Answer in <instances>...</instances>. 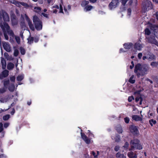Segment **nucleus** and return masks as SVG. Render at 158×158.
Masks as SVG:
<instances>
[{"mask_svg": "<svg viewBox=\"0 0 158 158\" xmlns=\"http://www.w3.org/2000/svg\"><path fill=\"white\" fill-rule=\"evenodd\" d=\"M131 65H130V68L131 69H132L134 67V62L133 61H132L131 62Z\"/></svg>", "mask_w": 158, "mask_h": 158, "instance_id": "obj_45", "label": "nucleus"}, {"mask_svg": "<svg viewBox=\"0 0 158 158\" xmlns=\"http://www.w3.org/2000/svg\"><path fill=\"white\" fill-rule=\"evenodd\" d=\"M134 78V76L132 75L130 78L129 81L131 83H134L135 82V80L133 79Z\"/></svg>", "mask_w": 158, "mask_h": 158, "instance_id": "obj_30", "label": "nucleus"}, {"mask_svg": "<svg viewBox=\"0 0 158 158\" xmlns=\"http://www.w3.org/2000/svg\"><path fill=\"white\" fill-rule=\"evenodd\" d=\"M4 35L5 39L6 40H8V37L7 35L6 34L4 33Z\"/></svg>", "mask_w": 158, "mask_h": 158, "instance_id": "obj_56", "label": "nucleus"}, {"mask_svg": "<svg viewBox=\"0 0 158 158\" xmlns=\"http://www.w3.org/2000/svg\"><path fill=\"white\" fill-rule=\"evenodd\" d=\"M64 10L65 14H67L68 11H67V10H66V9L65 8V7H64Z\"/></svg>", "mask_w": 158, "mask_h": 158, "instance_id": "obj_61", "label": "nucleus"}, {"mask_svg": "<svg viewBox=\"0 0 158 158\" xmlns=\"http://www.w3.org/2000/svg\"><path fill=\"white\" fill-rule=\"evenodd\" d=\"M134 98L133 96H131L130 97H129L128 98V101L129 102H131L132 100H134Z\"/></svg>", "mask_w": 158, "mask_h": 158, "instance_id": "obj_41", "label": "nucleus"}, {"mask_svg": "<svg viewBox=\"0 0 158 158\" xmlns=\"http://www.w3.org/2000/svg\"><path fill=\"white\" fill-rule=\"evenodd\" d=\"M0 101L1 102H4L7 101V100L6 99H0Z\"/></svg>", "mask_w": 158, "mask_h": 158, "instance_id": "obj_49", "label": "nucleus"}, {"mask_svg": "<svg viewBox=\"0 0 158 158\" xmlns=\"http://www.w3.org/2000/svg\"><path fill=\"white\" fill-rule=\"evenodd\" d=\"M139 140L137 139H134L131 140L130 143L131 149L133 150L134 147H136V145L139 143Z\"/></svg>", "mask_w": 158, "mask_h": 158, "instance_id": "obj_9", "label": "nucleus"}, {"mask_svg": "<svg viewBox=\"0 0 158 158\" xmlns=\"http://www.w3.org/2000/svg\"><path fill=\"white\" fill-rule=\"evenodd\" d=\"M98 154V152L96 153L92 151V154L94 156V157H96L97 156V154Z\"/></svg>", "mask_w": 158, "mask_h": 158, "instance_id": "obj_43", "label": "nucleus"}, {"mask_svg": "<svg viewBox=\"0 0 158 158\" xmlns=\"http://www.w3.org/2000/svg\"><path fill=\"white\" fill-rule=\"evenodd\" d=\"M148 5H151V3L150 2L147 1L145 2V4H144V6L146 8L147 7H148Z\"/></svg>", "mask_w": 158, "mask_h": 158, "instance_id": "obj_33", "label": "nucleus"}, {"mask_svg": "<svg viewBox=\"0 0 158 158\" xmlns=\"http://www.w3.org/2000/svg\"><path fill=\"white\" fill-rule=\"evenodd\" d=\"M118 0H113L109 4V7L110 9L115 8L118 5Z\"/></svg>", "mask_w": 158, "mask_h": 158, "instance_id": "obj_8", "label": "nucleus"}, {"mask_svg": "<svg viewBox=\"0 0 158 158\" xmlns=\"http://www.w3.org/2000/svg\"><path fill=\"white\" fill-rule=\"evenodd\" d=\"M5 156L3 155L2 154L1 155H0V158H5Z\"/></svg>", "mask_w": 158, "mask_h": 158, "instance_id": "obj_58", "label": "nucleus"}, {"mask_svg": "<svg viewBox=\"0 0 158 158\" xmlns=\"http://www.w3.org/2000/svg\"><path fill=\"white\" fill-rule=\"evenodd\" d=\"M114 140L116 142H119L120 140V136L119 135H117L115 138H114Z\"/></svg>", "mask_w": 158, "mask_h": 158, "instance_id": "obj_38", "label": "nucleus"}, {"mask_svg": "<svg viewBox=\"0 0 158 158\" xmlns=\"http://www.w3.org/2000/svg\"><path fill=\"white\" fill-rule=\"evenodd\" d=\"M142 100H143V99H142V98H141L140 97H136L135 98V101L136 102H138L139 101H140L139 104L140 105L142 104Z\"/></svg>", "mask_w": 158, "mask_h": 158, "instance_id": "obj_28", "label": "nucleus"}, {"mask_svg": "<svg viewBox=\"0 0 158 158\" xmlns=\"http://www.w3.org/2000/svg\"><path fill=\"white\" fill-rule=\"evenodd\" d=\"M116 156L117 158H126L125 156L123 154H121L119 152L116 154Z\"/></svg>", "mask_w": 158, "mask_h": 158, "instance_id": "obj_21", "label": "nucleus"}, {"mask_svg": "<svg viewBox=\"0 0 158 158\" xmlns=\"http://www.w3.org/2000/svg\"><path fill=\"white\" fill-rule=\"evenodd\" d=\"M52 12L54 13H56L57 12L59 13H63V6L60 4L59 6L55 5L52 7Z\"/></svg>", "mask_w": 158, "mask_h": 158, "instance_id": "obj_3", "label": "nucleus"}, {"mask_svg": "<svg viewBox=\"0 0 158 158\" xmlns=\"http://www.w3.org/2000/svg\"><path fill=\"white\" fill-rule=\"evenodd\" d=\"M158 64V63L156 62H153L151 63V65L153 67L156 66Z\"/></svg>", "mask_w": 158, "mask_h": 158, "instance_id": "obj_36", "label": "nucleus"}, {"mask_svg": "<svg viewBox=\"0 0 158 158\" xmlns=\"http://www.w3.org/2000/svg\"><path fill=\"white\" fill-rule=\"evenodd\" d=\"M143 47L142 45L140 44L137 43L135 44V48L138 50H140Z\"/></svg>", "mask_w": 158, "mask_h": 158, "instance_id": "obj_17", "label": "nucleus"}, {"mask_svg": "<svg viewBox=\"0 0 158 158\" xmlns=\"http://www.w3.org/2000/svg\"><path fill=\"white\" fill-rule=\"evenodd\" d=\"M15 89V86L14 85H11L9 87V89L11 91H14Z\"/></svg>", "mask_w": 158, "mask_h": 158, "instance_id": "obj_32", "label": "nucleus"}, {"mask_svg": "<svg viewBox=\"0 0 158 158\" xmlns=\"http://www.w3.org/2000/svg\"><path fill=\"white\" fill-rule=\"evenodd\" d=\"M147 80L148 81H149L151 83H153V82H152V81L151 80H150L148 79Z\"/></svg>", "mask_w": 158, "mask_h": 158, "instance_id": "obj_63", "label": "nucleus"}, {"mask_svg": "<svg viewBox=\"0 0 158 158\" xmlns=\"http://www.w3.org/2000/svg\"><path fill=\"white\" fill-rule=\"evenodd\" d=\"M28 43L29 44L32 43L33 41V38L32 37L28 39Z\"/></svg>", "mask_w": 158, "mask_h": 158, "instance_id": "obj_37", "label": "nucleus"}, {"mask_svg": "<svg viewBox=\"0 0 158 158\" xmlns=\"http://www.w3.org/2000/svg\"><path fill=\"white\" fill-rule=\"evenodd\" d=\"M15 39L18 44L20 43V39L19 37L15 36Z\"/></svg>", "mask_w": 158, "mask_h": 158, "instance_id": "obj_35", "label": "nucleus"}, {"mask_svg": "<svg viewBox=\"0 0 158 158\" xmlns=\"http://www.w3.org/2000/svg\"><path fill=\"white\" fill-rule=\"evenodd\" d=\"M133 111H136V112L134 113V114H137L139 113V111L137 110L136 108H133Z\"/></svg>", "mask_w": 158, "mask_h": 158, "instance_id": "obj_48", "label": "nucleus"}, {"mask_svg": "<svg viewBox=\"0 0 158 158\" xmlns=\"http://www.w3.org/2000/svg\"><path fill=\"white\" fill-rule=\"evenodd\" d=\"M131 10L130 9H129L127 10L128 15H130L131 14Z\"/></svg>", "mask_w": 158, "mask_h": 158, "instance_id": "obj_50", "label": "nucleus"}, {"mask_svg": "<svg viewBox=\"0 0 158 158\" xmlns=\"http://www.w3.org/2000/svg\"><path fill=\"white\" fill-rule=\"evenodd\" d=\"M18 53H19V52H18V50L15 49V51L14 52V55L15 56H16L18 55Z\"/></svg>", "mask_w": 158, "mask_h": 158, "instance_id": "obj_42", "label": "nucleus"}, {"mask_svg": "<svg viewBox=\"0 0 158 158\" xmlns=\"http://www.w3.org/2000/svg\"><path fill=\"white\" fill-rule=\"evenodd\" d=\"M52 1V0H48L47 2L48 4H50Z\"/></svg>", "mask_w": 158, "mask_h": 158, "instance_id": "obj_64", "label": "nucleus"}, {"mask_svg": "<svg viewBox=\"0 0 158 158\" xmlns=\"http://www.w3.org/2000/svg\"><path fill=\"white\" fill-rule=\"evenodd\" d=\"M148 59L149 60H151L155 58L154 56L152 54H151L147 56Z\"/></svg>", "mask_w": 158, "mask_h": 158, "instance_id": "obj_26", "label": "nucleus"}, {"mask_svg": "<svg viewBox=\"0 0 158 158\" xmlns=\"http://www.w3.org/2000/svg\"><path fill=\"white\" fill-rule=\"evenodd\" d=\"M133 120L135 121H141L142 120V118L137 115H133L132 117Z\"/></svg>", "mask_w": 158, "mask_h": 158, "instance_id": "obj_15", "label": "nucleus"}, {"mask_svg": "<svg viewBox=\"0 0 158 158\" xmlns=\"http://www.w3.org/2000/svg\"><path fill=\"white\" fill-rule=\"evenodd\" d=\"M124 121L126 123H128L129 121V118L128 117H126L124 118Z\"/></svg>", "mask_w": 158, "mask_h": 158, "instance_id": "obj_44", "label": "nucleus"}, {"mask_svg": "<svg viewBox=\"0 0 158 158\" xmlns=\"http://www.w3.org/2000/svg\"><path fill=\"white\" fill-rule=\"evenodd\" d=\"M23 75L19 76L17 78V80L18 81H20L22 80L23 78Z\"/></svg>", "mask_w": 158, "mask_h": 158, "instance_id": "obj_27", "label": "nucleus"}, {"mask_svg": "<svg viewBox=\"0 0 158 158\" xmlns=\"http://www.w3.org/2000/svg\"><path fill=\"white\" fill-rule=\"evenodd\" d=\"M142 56V53H139L138 55V57L139 59H141Z\"/></svg>", "mask_w": 158, "mask_h": 158, "instance_id": "obj_53", "label": "nucleus"}, {"mask_svg": "<svg viewBox=\"0 0 158 158\" xmlns=\"http://www.w3.org/2000/svg\"><path fill=\"white\" fill-rule=\"evenodd\" d=\"M9 123H5L4 125V127L6 128L9 126Z\"/></svg>", "mask_w": 158, "mask_h": 158, "instance_id": "obj_55", "label": "nucleus"}, {"mask_svg": "<svg viewBox=\"0 0 158 158\" xmlns=\"http://www.w3.org/2000/svg\"><path fill=\"white\" fill-rule=\"evenodd\" d=\"M132 46V44L131 43H128L126 44H124V48L127 49H130Z\"/></svg>", "mask_w": 158, "mask_h": 158, "instance_id": "obj_18", "label": "nucleus"}, {"mask_svg": "<svg viewBox=\"0 0 158 158\" xmlns=\"http://www.w3.org/2000/svg\"><path fill=\"white\" fill-rule=\"evenodd\" d=\"M3 130L2 128V123H0V132L1 131Z\"/></svg>", "mask_w": 158, "mask_h": 158, "instance_id": "obj_54", "label": "nucleus"}, {"mask_svg": "<svg viewBox=\"0 0 158 158\" xmlns=\"http://www.w3.org/2000/svg\"><path fill=\"white\" fill-rule=\"evenodd\" d=\"M116 130L119 133H122L123 131L121 126L120 125L117 126L116 127Z\"/></svg>", "mask_w": 158, "mask_h": 158, "instance_id": "obj_20", "label": "nucleus"}, {"mask_svg": "<svg viewBox=\"0 0 158 158\" xmlns=\"http://www.w3.org/2000/svg\"><path fill=\"white\" fill-rule=\"evenodd\" d=\"M3 47L7 52H10V46L8 43L5 42L3 44Z\"/></svg>", "mask_w": 158, "mask_h": 158, "instance_id": "obj_12", "label": "nucleus"}, {"mask_svg": "<svg viewBox=\"0 0 158 158\" xmlns=\"http://www.w3.org/2000/svg\"><path fill=\"white\" fill-rule=\"evenodd\" d=\"M33 22L35 28L37 30H40L42 28V23L41 21L36 16H34L33 18Z\"/></svg>", "mask_w": 158, "mask_h": 158, "instance_id": "obj_2", "label": "nucleus"}, {"mask_svg": "<svg viewBox=\"0 0 158 158\" xmlns=\"http://www.w3.org/2000/svg\"><path fill=\"white\" fill-rule=\"evenodd\" d=\"M1 27L4 30L6 29L7 30H8L9 28V27L8 24L6 23H4L3 24L1 23L0 24ZM8 32L10 35L13 36L14 35V33L13 31L11 30H9V31H7Z\"/></svg>", "mask_w": 158, "mask_h": 158, "instance_id": "obj_4", "label": "nucleus"}, {"mask_svg": "<svg viewBox=\"0 0 158 158\" xmlns=\"http://www.w3.org/2000/svg\"><path fill=\"white\" fill-rule=\"evenodd\" d=\"M14 65L13 64L9 63L7 65V68L9 70L11 69L14 68Z\"/></svg>", "mask_w": 158, "mask_h": 158, "instance_id": "obj_23", "label": "nucleus"}, {"mask_svg": "<svg viewBox=\"0 0 158 158\" xmlns=\"http://www.w3.org/2000/svg\"><path fill=\"white\" fill-rule=\"evenodd\" d=\"M127 0H122V2L123 5H125L127 2Z\"/></svg>", "mask_w": 158, "mask_h": 158, "instance_id": "obj_51", "label": "nucleus"}, {"mask_svg": "<svg viewBox=\"0 0 158 158\" xmlns=\"http://www.w3.org/2000/svg\"><path fill=\"white\" fill-rule=\"evenodd\" d=\"M15 112V110L13 109L11 112V114L12 115H13Z\"/></svg>", "mask_w": 158, "mask_h": 158, "instance_id": "obj_60", "label": "nucleus"}, {"mask_svg": "<svg viewBox=\"0 0 158 158\" xmlns=\"http://www.w3.org/2000/svg\"><path fill=\"white\" fill-rule=\"evenodd\" d=\"M10 80L12 81H15V77L14 76H13V77H11V78H10Z\"/></svg>", "mask_w": 158, "mask_h": 158, "instance_id": "obj_52", "label": "nucleus"}, {"mask_svg": "<svg viewBox=\"0 0 158 158\" xmlns=\"http://www.w3.org/2000/svg\"><path fill=\"white\" fill-rule=\"evenodd\" d=\"M89 2L86 1H83L81 3V6L83 7H85L88 4Z\"/></svg>", "mask_w": 158, "mask_h": 158, "instance_id": "obj_25", "label": "nucleus"}, {"mask_svg": "<svg viewBox=\"0 0 158 158\" xmlns=\"http://www.w3.org/2000/svg\"><path fill=\"white\" fill-rule=\"evenodd\" d=\"M148 69L147 66H142L140 64H137L135 66L134 72L138 77H139L147 74Z\"/></svg>", "mask_w": 158, "mask_h": 158, "instance_id": "obj_1", "label": "nucleus"}, {"mask_svg": "<svg viewBox=\"0 0 158 158\" xmlns=\"http://www.w3.org/2000/svg\"><path fill=\"white\" fill-rule=\"evenodd\" d=\"M149 123L151 126H152L153 124H155L156 123V121L155 120H154L153 119H152L149 120Z\"/></svg>", "mask_w": 158, "mask_h": 158, "instance_id": "obj_29", "label": "nucleus"}, {"mask_svg": "<svg viewBox=\"0 0 158 158\" xmlns=\"http://www.w3.org/2000/svg\"><path fill=\"white\" fill-rule=\"evenodd\" d=\"M10 118L9 115H6L4 116L3 117V119L4 120H8Z\"/></svg>", "mask_w": 158, "mask_h": 158, "instance_id": "obj_34", "label": "nucleus"}, {"mask_svg": "<svg viewBox=\"0 0 158 158\" xmlns=\"http://www.w3.org/2000/svg\"><path fill=\"white\" fill-rule=\"evenodd\" d=\"M129 145V143L127 142H126L124 145L123 146V147L125 148H127Z\"/></svg>", "mask_w": 158, "mask_h": 158, "instance_id": "obj_46", "label": "nucleus"}, {"mask_svg": "<svg viewBox=\"0 0 158 158\" xmlns=\"http://www.w3.org/2000/svg\"><path fill=\"white\" fill-rule=\"evenodd\" d=\"M143 60H145L146 59H148L147 56L146 57V56H143Z\"/></svg>", "mask_w": 158, "mask_h": 158, "instance_id": "obj_62", "label": "nucleus"}, {"mask_svg": "<svg viewBox=\"0 0 158 158\" xmlns=\"http://www.w3.org/2000/svg\"><path fill=\"white\" fill-rule=\"evenodd\" d=\"M140 91H139L137 92H135L134 93L136 95V94H140Z\"/></svg>", "mask_w": 158, "mask_h": 158, "instance_id": "obj_59", "label": "nucleus"}, {"mask_svg": "<svg viewBox=\"0 0 158 158\" xmlns=\"http://www.w3.org/2000/svg\"><path fill=\"white\" fill-rule=\"evenodd\" d=\"M128 156L130 158H137V156L133 152H130L128 153Z\"/></svg>", "mask_w": 158, "mask_h": 158, "instance_id": "obj_16", "label": "nucleus"}, {"mask_svg": "<svg viewBox=\"0 0 158 158\" xmlns=\"http://www.w3.org/2000/svg\"><path fill=\"white\" fill-rule=\"evenodd\" d=\"M130 131L133 134H137L138 133V130L137 127L134 125H131L129 127Z\"/></svg>", "mask_w": 158, "mask_h": 158, "instance_id": "obj_6", "label": "nucleus"}, {"mask_svg": "<svg viewBox=\"0 0 158 158\" xmlns=\"http://www.w3.org/2000/svg\"><path fill=\"white\" fill-rule=\"evenodd\" d=\"M119 149V147L118 146H116L114 148L115 151H118Z\"/></svg>", "mask_w": 158, "mask_h": 158, "instance_id": "obj_47", "label": "nucleus"}, {"mask_svg": "<svg viewBox=\"0 0 158 158\" xmlns=\"http://www.w3.org/2000/svg\"><path fill=\"white\" fill-rule=\"evenodd\" d=\"M20 52L22 55H24L25 53V50L23 48H20Z\"/></svg>", "mask_w": 158, "mask_h": 158, "instance_id": "obj_40", "label": "nucleus"}, {"mask_svg": "<svg viewBox=\"0 0 158 158\" xmlns=\"http://www.w3.org/2000/svg\"><path fill=\"white\" fill-rule=\"evenodd\" d=\"M145 34L147 35H149L150 33L149 30L148 28L145 29Z\"/></svg>", "mask_w": 158, "mask_h": 158, "instance_id": "obj_39", "label": "nucleus"}, {"mask_svg": "<svg viewBox=\"0 0 158 158\" xmlns=\"http://www.w3.org/2000/svg\"><path fill=\"white\" fill-rule=\"evenodd\" d=\"M11 2L18 6H20L22 5L26 8L29 7L28 5L25 2H19L15 0H13V2Z\"/></svg>", "mask_w": 158, "mask_h": 158, "instance_id": "obj_5", "label": "nucleus"}, {"mask_svg": "<svg viewBox=\"0 0 158 158\" xmlns=\"http://www.w3.org/2000/svg\"><path fill=\"white\" fill-rule=\"evenodd\" d=\"M148 41L149 42L152 44H153L158 46V43L156 40L153 38H147Z\"/></svg>", "mask_w": 158, "mask_h": 158, "instance_id": "obj_13", "label": "nucleus"}, {"mask_svg": "<svg viewBox=\"0 0 158 158\" xmlns=\"http://www.w3.org/2000/svg\"><path fill=\"white\" fill-rule=\"evenodd\" d=\"M1 62L2 65V68L4 69L6 66V63L5 60L3 58H1Z\"/></svg>", "mask_w": 158, "mask_h": 158, "instance_id": "obj_19", "label": "nucleus"}, {"mask_svg": "<svg viewBox=\"0 0 158 158\" xmlns=\"http://www.w3.org/2000/svg\"><path fill=\"white\" fill-rule=\"evenodd\" d=\"M81 135L82 138L86 143L88 144L90 142V140L85 135L82 133H81Z\"/></svg>", "mask_w": 158, "mask_h": 158, "instance_id": "obj_11", "label": "nucleus"}, {"mask_svg": "<svg viewBox=\"0 0 158 158\" xmlns=\"http://www.w3.org/2000/svg\"><path fill=\"white\" fill-rule=\"evenodd\" d=\"M8 71L7 70H5L2 73L1 75H0V78L3 77H6L8 76Z\"/></svg>", "mask_w": 158, "mask_h": 158, "instance_id": "obj_14", "label": "nucleus"}, {"mask_svg": "<svg viewBox=\"0 0 158 158\" xmlns=\"http://www.w3.org/2000/svg\"><path fill=\"white\" fill-rule=\"evenodd\" d=\"M2 15L3 20L5 21H9V18L7 14L5 12L2 11Z\"/></svg>", "mask_w": 158, "mask_h": 158, "instance_id": "obj_10", "label": "nucleus"}, {"mask_svg": "<svg viewBox=\"0 0 158 158\" xmlns=\"http://www.w3.org/2000/svg\"><path fill=\"white\" fill-rule=\"evenodd\" d=\"M93 9V7L91 6L87 5L84 8V10L85 11L90 10Z\"/></svg>", "mask_w": 158, "mask_h": 158, "instance_id": "obj_22", "label": "nucleus"}, {"mask_svg": "<svg viewBox=\"0 0 158 158\" xmlns=\"http://www.w3.org/2000/svg\"><path fill=\"white\" fill-rule=\"evenodd\" d=\"M134 148H136L137 149L140 150L142 149L143 148L142 146V145L139 143L137 145L136 147H134Z\"/></svg>", "mask_w": 158, "mask_h": 158, "instance_id": "obj_31", "label": "nucleus"}, {"mask_svg": "<svg viewBox=\"0 0 158 158\" xmlns=\"http://www.w3.org/2000/svg\"><path fill=\"white\" fill-rule=\"evenodd\" d=\"M21 17H22V18H24V19H25L27 20V21L28 23L29 27H30V29L32 30H34V27L33 25L32 24L31 22L30 21L28 17L25 14H24V17H23L22 15H21Z\"/></svg>", "mask_w": 158, "mask_h": 158, "instance_id": "obj_7", "label": "nucleus"}, {"mask_svg": "<svg viewBox=\"0 0 158 158\" xmlns=\"http://www.w3.org/2000/svg\"><path fill=\"white\" fill-rule=\"evenodd\" d=\"M41 9L39 7H35L34 8V11L35 12L39 13L40 12Z\"/></svg>", "mask_w": 158, "mask_h": 158, "instance_id": "obj_24", "label": "nucleus"}, {"mask_svg": "<svg viewBox=\"0 0 158 158\" xmlns=\"http://www.w3.org/2000/svg\"><path fill=\"white\" fill-rule=\"evenodd\" d=\"M42 15L45 17L46 18L48 17V15L44 13H42Z\"/></svg>", "mask_w": 158, "mask_h": 158, "instance_id": "obj_57", "label": "nucleus"}]
</instances>
